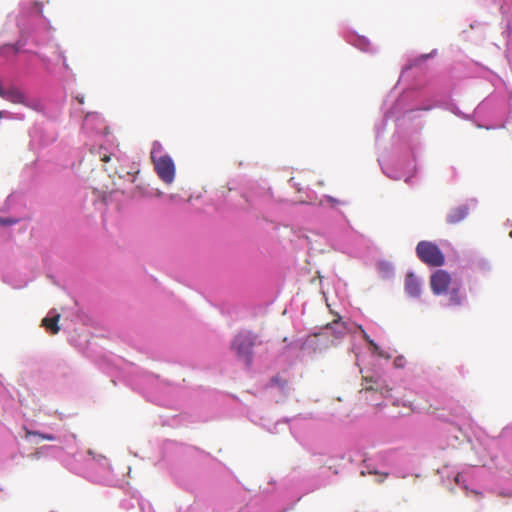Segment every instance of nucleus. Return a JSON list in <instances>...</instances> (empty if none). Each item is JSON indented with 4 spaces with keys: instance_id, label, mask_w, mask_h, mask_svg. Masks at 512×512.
<instances>
[{
    "instance_id": "nucleus-1",
    "label": "nucleus",
    "mask_w": 512,
    "mask_h": 512,
    "mask_svg": "<svg viewBox=\"0 0 512 512\" xmlns=\"http://www.w3.org/2000/svg\"><path fill=\"white\" fill-rule=\"evenodd\" d=\"M254 345V335L250 332H240L234 337L231 349L236 353L239 360L243 361L246 366H250L253 360Z\"/></svg>"
},
{
    "instance_id": "nucleus-2",
    "label": "nucleus",
    "mask_w": 512,
    "mask_h": 512,
    "mask_svg": "<svg viewBox=\"0 0 512 512\" xmlns=\"http://www.w3.org/2000/svg\"><path fill=\"white\" fill-rule=\"evenodd\" d=\"M416 253L418 258L429 266L439 267L445 262V256L439 247L429 241H420L416 246Z\"/></svg>"
},
{
    "instance_id": "nucleus-3",
    "label": "nucleus",
    "mask_w": 512,
    "mask_h": 512,
    "mask_svg": "<svg viewBox=\"0 0 512 512\" xmlns=\"http://www.w3.org/2000/svg\"><path fill=\"white\" fill-rule=\"evenodd\" d=\"M158 177L166 184H171L175 179L176 168L174 161L169 155L157 158L153 162Z\"/></svg>"
},
{
    "instance_id": "nucleus-4",
    "label": "nucleus",
    "mask_w": 512,
    "mask_h": 512,
    "mask_svg": "<svg viewBox=\"0 0 512 512\" xmlns=\"http://www.w3.org/2000/svg\"><path fill=\"white\" fill-rule=\"evenodd\" d=\"M360 392H375L382 397L390 396L391 388L381 377L363 376Z\"/></svg>"
},
{
    "instance_id": "nucleus-5",
    "label": "nucleus",
    "mask_w": 512,
    "mask_h": 512,
    "mask_svg": "<svg viewBox=\"0 0 512 512\" xmlns=\"http://www.w3.org/2000/svg\"><path fill=\"white\" fill-rule=\"evenodd\" d=\"M451 284V275L445 270L438 269L430 276V287L435 295L446 293Z\"/></svg>"
},
{
    "instance_id": "nucleus-6",
    "label": "nucleus",
    "mask_w": 512,
    "mask_h": 512,
    "mask_svg": "<svg viewBox=\"0 0 512 512\" xmlns=\"http://www.w3.org/2000/svg\"><path fill=\"white\" fill-rule=\"evenodd\" d=\"M469 210L466 205H461L455 208H452L446 217L447 223L451 225H456L463 221L468 216Z\"/></svg>"
},
{
    "instance_id": "nucleus-7",
    "label": "nucleus",
    "mask_w": 512,
    "mask_h": 512,
    "mask_svg": "<svg viewBox=\"0 0 512 512\" xmlns=\"http://www.w3.org/2000/svg\"><path fill=\"white\" fill-rule=\"evenodd\" d=\"M405 291L411 297H418L421 293V285L413 273H408L405 278Z\"/></svg>"
},
{
    "instance_id": "nucleus-8",
    "label": "nucleus",
    "mask_w": 512,
    "mask_h": 512,
    "mask_svg": "<svg viewBox=\"0 0 512 512\" xmlns=\"http://www.w3.org/2000/svg\"><path fill=\"white\" fill-rule=\"evenodd\" d=\"M327 331H331L337 340L344 337L347 332V328L344 322L341 321L339 317L337 320H334L332 323L326 326Z\"/></svg>"
},
{
    "instance_id": "nucleus-9",
    "label": "nucleus",
    "mask_w": 512,
    "mask_h": 512,
    "mask_svg": "<svg viewBox=\"0 0 512 512\" xmlns=\"http://www.w3.org/2000/svg\"><path fill=\"white\" fill-rule=\"evenodd\" d=\"M60 319V314H55L51 317H45L42 319V326L50 332L51 334H57L60 331V327L58 325V321Z\"/></svg>"
},
{
    "instance_id": "nucleus-10",
    "label": "nucleus",
    "mask_w": 512,
    "mask_h": 512,
    "mask_svg": "<svg viewBox=\"0 0 512 512\" xmlns=\"http://www.w3.org/2000/svg\"><path fill=\"white\" fill-rule=\"evenodd\" d=\"M463 302V296L460 292V286L453 287L449 294L448 304L451 306H459Z\"/></svg>"
},
{
    "instance_id": "nucleus-11",
    "label": "nucleus",
    "mask_w": 512,
    "mask_h": 512,
    "mask_svg": "<svg viewBox=\"0 0 512 512\" xmlns=\"http://www.w3.org/2000/svg\"><path fill=\"white\" fill-rule=\"evenodd\" d=\"M162 152H163V147H162L161 143L155 141L152 145V149H151V153H150L152 162L157 160V158L163 157L164 155L162 154Z\"/></svg>"
},
{
    "instance_id": "nucleus-12",
    "label": "nucleus",
    "mask_w": 512,
    "mask_h": 512,
    "mask_svg": "<svg viewBox=\"0 0 512 512\" xmlns=\"http://www.w3.org/2000/svg\"><path fill=\"white\" fill-rule=\"evenodd\" d=\"M8 100H10L13 103H23L24 102V95L19 91H12L8 94H5V96Z\"/></svg>"
},
{
    "instance_id": "nucleus-13",
    "label": "nucleus",
    "mask_w": 512,
    "mask_h": 512,
    "mask_svg": "<svg viewBox=\"0 0 512 512\" xmlns=\"http://www.w3.org/2000/svg\"><path fill=\"white\" fill-rule=\"evenodd\" d=\"M38 436L40 437L41 439H44V440H48V441H53L55 440V437L51 434H42L40 432H37V431H27L26 432V437H29V436Z\"/></svg>"
},
{
    "instance_id": "nucleus-14",
    "label": "nucleus",
    "mask_w": 512,
    "mask_h": 512,
    "mask_svg": "<svg viewBox=\"0 0 512 512\" xmlns=\"http://www.w3.org/2000/svg\"><path fill=\"white\" fill-rule=\"evenodd\" d=\"M271 384L285 388L287 386V380L282 379L280 376H274L271 378Z\"/></svg>"
},
{
    "instance_id": "nucleus-15",
    "label": "nucleus",
    "mask_w": 512,
    "mask_h": 512,
    "mask_svg": "<svg viewBox=\"0 0 512 512\" xmlns=\"http://www.w3.org/2000/svg\"><path fill=\"white\" fill-rule=\"evenodd\" d=\"M17 223L16 219L12 218H0V225L1 226H11Z\"/></svg>"
},
{
    "instance_id": "nucleus-16",
    "label": "nucleus",
    "mask_w": 512,
    "mask_h": 512,
    "mask_svg": "<svg viewBox=\"0 0 512 512\" xmlns=\"http://www.w3.org/2000/svg\"><path fill=\"white\" fill-rule=\"evenodd\" d=\"M369 345L372 347L373 351L377 353L379 356H384L383 353L380 351L379 346L373 340H369Z\"/></svg>"
},
{
    "instance_id": "nucleus-17",
    "label": "nucleus",
    "mask_w": 512,
    "mask_h": 512,
    "mask_svg": "<svg viewBox=\"0 0 512 512\" xmlns=\"http://www.w3.org/2000/svg\"><path fill=\"white\" fill-rule=\"evenodd\" d=\"M369 345L372 347L373 351L377 353L379 356H384L383 353L380 351L379 346L373 340H369Z\"/></svg>"
},
{
    "instance_id": "nucleus-18",
    "label": "nucleus",
    "mask_w": 512,
    "mask_h": 512,
    "mask_svg": "<svg viewBox=\"0 0 512 512\" xmlns=\"http://www.w3.org/2000/svg\"><path fill=\"white\" fill-rule=\"evenodd\" d=\"M369 345L372 347L373 351L377 353L379 356H384L383 353L380 351L379 346L373 340H369Z\"/></svg>"
},
{
    "instance_id": "nucleus-19",
    "label": "nucleus",
    "mask_w": 512,
    "mask_h": 512,
    "mask_svg": "<svg viewBox=\"0 0 512 512\" xmlns=\"http://www.w3.org/2000/svg\"><path fill=\"white\" fill-rule=\"evenodd\" d=\"M327 200L330 202V203H333V204H341V205H345L346 202L345 201H340V200H336L335 198L331 197V196H327Z\"/></svg>"
},
{
    "instance_id": "nucleus-20",
    "label": "nucleus",
    "mask_w": 512,
    "mask_h": 512,
    "mask_svg": "<svg viewBox=\"0 0 512 512\" xmlns=\"http://www.w3.org/2000/svg\"><path fill=\"white\" fill-rule=\"evenodd\" d=\"M361 330H362V333H363V338L369 344V340H372V339L368 336V334L363 329H361Z\"/></svg>"
},
{
    "instance_id": "nucleus-21",
    "label": "nucleus",
    "mask_w": 512,
    "mask_h": 512,
    "mask_svg": "<svg viewBox=\"0 0 512 512\" xmlns=\"http://www.w3.org/2000/svg\"><path fill=\"white\" fill-rule=\"evenodd\" d=\"M101 160L103 162H108L110 160V156L107 155V154H104V155L101 156Z\"/></svg>"
},
{
    "instance_id": "nucleus-22",
    "label": "nucleus",
    "mask_w": 512,
    "mask_h": 512,
    "mask_svg": "<svg viewBox=\"0 0 512 512\" xmlns=\"http://www.w3.org/2000/svg\"><path fill=\"white\" fill-rule=\"evenodd\" d=\"M402 359H403L402 357H401V358H397V359L395 360V365H396V366H400V364H401V360H402Z\"/></svg>"
},
{
    "instance_id": "nucleus-23",
    "label": "nucleus",
    "mask_w": 512,
    "mask_h": 512,
    "mask_svg": "<svg viewBox=\"0 0 512 512\" xmlns=\"http://www.w3.org/2000/svg\"><path fill=\"white\" fill-rule=\"evenodd\" d=\"M402 359H403L402 357H401V358H397V359L395 360V365H396V366H400V364H401V360H402Z\"/></svg>"
},
{
    "instance_id": "nucleus-24",
    "label": "nucleus",
    "mask_w": 512,
    "mask_h": 512,
    "mask_svg": "<svg viewBox=\"0 0 512 512\" xmlns=\"http://www.w3.org/2000/svg\"><path fill=\"white\" fill-rule=\"evenodd\" d=\"M35 6L39 7V13L41 14L42 13V8H41L40 4L38 2H35Z\"/></svg>"
},
{
    "instance_id": "nucleus-25",
    "label": "nucleus",
    "mask_w": 512,
    "mask_h": 512,
    "mask_svg": "<svg viewBox=\"0 0 512 512\" xmlns=\"http://www.w3.org/2000/svg\"><path fill=\"white\" fill-rule=\"evenodd\" d=\"M510 236L512 237V231L510 232Z\"/></svg>"
}]
</instances>
